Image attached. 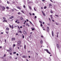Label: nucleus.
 <instances>
[{
	"instance_id": "nucleus-31",
	"label": "nucleus",
	"mask_w": 61,
	"mask_h": 61,
	"mask_svg": "<svg viewBox=\"0 0 61 61\" xmlns=\"http://www.w3.org/2000/svg\"><path fill=\"white\" fill-rule=\"evenodd\" d=\"M34 10L35 11H36V9L35 8H34Z\"/></svg>"
},
{
	"instance_id": "nucleus-42",
	"label": "nucleus",
	"mask_w": 61,
	"mask_h": 61,
	"mask_svg": "<svg viewBox=\"0 0 61 61\" xmlns=\"http://www.w3.org/2000/svg\"><path fill=\"white\" fill-rule=\"evenodd\" d=\"M44 8H45V9H46V6L44 7Z\"/></svg>"
},
{
	"instance_id": "nucleus-8",
	"label": "nucleus",
	"mask_w": 61,
	"mask_h": 61,
	"mask_svg": "<svg viewBox=\"0 0 61 61\" xmlns=\"http://www.w3.org/2000/svg\"><path fill=\"white\" fill-rule=\"evenodd\" d=\"M47 29V32H49V27H48Z\"/></svg>"
},
{
	"instance_id": "nucleus-1",
	"label": "nucleus",
	"mask_w": 61,
	"mask_h": 61,
	"mask_svg": "<svg viewBox=\"0 0 61 61\" xmlns=\"http://www.w3.org/2000/svg\"><path fill=\"white\" fill-rule=\"evenodd\" d=\"M12 51V48L11 47H10L9 48V50H7V52H11Z\"/></svg>"
},
{
	"instance_id": "nucleus-13",
	"label": "nucleus",
	"mask_w": 61,
	"mask_h": 61,
	"mask_svg": "<svg viewBox=\"0 0 61 61\" xmlns=\"http://www.w3.org/2000/svg\"><path fill=\"white\" fill-rule=\"evenodd\" d=\"M15 38H12L11 39V41H13V40H15Z\"/></svg>"
},
{
	"instance_id": "nucleus-15",
	"label": "nucleus",
	"mask_w": 61,
	"mask_h": 61,
	"mask_svg": "<svg viewBox=\"0 0 61 61\" xmlns=\"http://www.w3.org/2000/svg\"><path fill=\"white\" fill-rule=\"evenodd\" d=\"M29 8L30 9V10H32V8H31V7L30 6L29 7Z\"/></svg>"
},
{
	"instance_id": "nucleus-50",
	"label": "nucleus",
	"mask_w": 61,
	"mask_h": 61,
	"mask_svg": "<svg viewBox=\"0 0 61 61\" xmlns=\"http://www.w3.org/2000/svg\"><path fill=\"white\" fill-rule=\"evenodd\" d=\"M41 37H42V38H43V37H44V36H41Z\"/></svg>"
},
{
	"instance_id": "nucleus-46",
	"label": "nucleus",
	"mask_w": 61,
	"mask_h": 61,
	"mask_svg": "<svg viewBox=\"0 0 61 61\" xmlns=\"http://www.w3.org/2000/svg\"><path fill=\"white\" fill-rule=\"evenodd\" d=\"M6 56V55H5V54L4 55V57H5V56Z\"/></svg>"
},
{
	"instance_id": "nucleus-52",
	"label": "nucleus",
	"mask_w": 61,
	"mask_h": 61,
	"mask_svg": "<svg viewBox=\"0 0 61 61\" xmlns=\"http://www.w3.org/2000/svg\"><path fill=\"white\" fill-rule=\"evenodd\" d=\"M1 34H4V33L3 32H1Z\"/></svg>"
},
{
	"instance_id": "nucleus-60",
	"label": "nucleus",
	"mask_w": 61,
	"mask_h": 61,
	"mask_svg": "<svg viewBox=\"0 0 61 61\" xmlns=\"http://www.w3.org/2000/svg\"><path fill=\"white\" fill-rule=\"evenodd\" d=\"M0 8H2V6H0Z\"/></svg>"
},
{
	"instance_id": "nucleus-28",
	"label": "nucleus",
	"mask_w": 61,
	"mask_h": 61,
	"mask_svg": "<svg viewBox=\"0 0 61 61\" xmlns=\"http://www.w3.org/2000/svg\"><path fill=\"white\" fill-rule=\"evenodd\" d=\"M23 17H21L20 20H23Z\"/></svg>"
},
{
	"instance_id": "nucleus-4",
	"label": "nucleus",
	"mask_w": 61,
	"mask_h": 61,
	"mask_svg": "<svg viewBox=\"0 0 61 61\" xmlns=\"http://www.w3.org/2000/svg\"><path fill=\"white\" fill-rule=\"evenodd\" d=\"M5 7L4 6H3L2 7V9L3 11H5Z\"/></svg>"
},
{
	"instance_id": "nucleus-55",
	"label": "nucleus",
	"mask_w": 61,
	"mask_h": 61,
	"mask_svg": "<svg viewBox=\"0 0 61 61\" xmlns=\"http://www.w3.org/2000/svg\"><path fill=\"white\" fill-rule=\"evenodd\" d=\"M35 18H37L36 16H35Z\"/></svg>"
},
{
	"instance_id": "nucleus-20",
	"label": "nucleus",
	"mask_w": 61,
	"mask_h": 61,
	"mask_svg": "<svg viewBox=\"0 0 61 61\" xmlns=\"http://www.w3.org/2000/svg\"><path fill=\"white\" fill-rule=\"evenodd\" d=\"M6 30H7L8 31H9V28H6Z\"/></svg>"
},
{
	"instance_id": "nucleus-35",
	"label": "nucleus",
	"mask_w": 61,
	"mask_h": 61,
	"mask_svg": "<svg viewBox=\"0 0 61 61\" xmlns=\"http://www.w3.org/2000/svg\"><path fill=\"white\" fill-rule=\"evenodd\" d=\"M51 13L52 14L53 13V11H52V10H51Z\"/></svg>"
},
{
	"instance_id": "nucleus-24",
	"label": "nucleus",
	"mask_w": 61,
	"mask_h": 61,
	"mask_svg": "<svg viewBox=\"0 0 61 61\" xmlns=\"http://www.w3.org/2000/svg\"><path fill=\"white\" fill-rule=\"evenodd\" d=\"M26 25H27V26L28 25V26H30L29 25H28V23H26Z\"/></svg>"
},
{
	"instance_id": "nucleus-29",
	"label": "nucleus",
	"mask_w": 61,
	"mask_h": 61,
	"mask_svg": "<svg viewBox=\"0 0 61 61\" xmlns=\"http://www.w3.org/2000/svg\"><path fill=\"white\" fill-rule=\"evenodd\" d=\"M31 29H32V31H33V30H35V29L34 28H32Z\"/></svg>"
},
{
	"instance_id": "nucleus-7",
	"label": "nucleus",
	"mask_w": 61,
	"mask_h": 61,
	"mask_svg": "<svg viewBox=\"0 0 61 61\" xmlns=\"http://www.w3.org/2000/svg\"><path fill=\"white\" fill-rule=\"evenodd\" d=\"M23 33L24 34H25V35H26L27 33H26V32H25V30H24L23 31Z\"/></svg>"
},
{
	"instance_id": "nucleus-44",
	"label": "nucleus",
	"mask_w": 61,
	"mask_h": 61,
	"mask_svg": "<svg viewBox=\"0 0 61 61\" xmlns=\"http://www.w3.org/2000/svg\"><path fill=\"white\" fill-rule=\"evenodd\" d=\"M9 58H10V59H11V58H12V57H11V56H10Z\"/></svg>"
},
{
	"instance_id": "nucleus-16",
	"label": "nucleus",
	"mask_w": 61,
	"mask_h": 61,
	"mask_svg": "<svg viewBox=\"0 0 61 61\" xmlns=\"http://www.w3.org/2000/svg\"><path fill=\"white\" fill-rule=\"evenodd\" d=\"M17 8H18V9H20V10L21 9V8L19 7H17Z\"/></svg>"
},
{
	"instance_id": "nucleus-27",
	"label": "nucleus",
	"mask_w": 61,
	"mask_h": 61,
	"mask_svg": "<svg viewBox=\"0 0 61 61\" xmlns=\"http://www.w3.org/2000/svg\"><path fill=\"white\" fill-rule=\"evenodd\" d=\"M3 19L4 20H5L6 19L5 18V17H3Z\"/></svg>"
},
{
	"instance_id": "nucleus-30",
	"label": "nucleus",
	"mask_w": 61,
	"mask_h": 61,
	"mask_svg": "<svg viewBox=\"0 0 61 61\" xmlns=\"http://www.w3.org/2000/svg\"><path fill=\"white\" fill-rule=\"evenodd\" d=\"M43 15H44V16H46V15H45V13H43Z\"/></svg>"
},
{
	"instance_id": "nucleus-19",
	"label": "nucleus",
	"mask_w": 61,
	"mask_h": 61,
	"mask_svg": "<svg viewBox=\"0 0 61 61\" xmlns=\"http://www.w3.org/2000/svg\"><path fill=\"white\" fill-rule=\"evenodd\" d=\"M7 22V21L6 20H4L3 21V22Z\"/></svg>"
},
{
	"instance_id": "nucleus-34",
	"label": "nucleus",
	"mask_w": 61,
	"mask_h": 61,
	"mask_svg": "<svg viewBox=\"0 0 61 61\" xmlns=\"http://www.w3.org/2000/svg\"><path fill=\"white\" fill-rule=\"evenodd\" d=\"M29 14L30 15H31V16L32 15V14H31V13H29Z\"/></svg>"
},
{
	"instance_id": "nucleus-61",
	"label": "nucleus",
	"mask_w": 61,
	"mask_h": 61,
	"mask_svg": "<svg viewBox=\"0 0 61 61\" xmlns=\"http://www.w3.org/2000/svg\"><path fill=\"white\" fill-rule=\"evenodd\" d=\"M41 9H43V7H41Z\"/></svg>"
},
{
	"instance_id": "nucleus-25",
	"label": "nucleus",
	"mask_w": 61,
	"mask_h": 61,
	"mask_svg": "<svg viewBox=\"0 0 61 61\" xmlns=\"http://www.w3.org/2000/svg\"><path fill=\"white\" fill-rule=\"evenodd\" d=\"M6 8L7 9H9V7H6Z\"/></svg>"
},
{
	"instance_id": "nucleus-6",
	"label": "nucleus",
	"mask_w": 61,
	"mask_h": 61,
	"mask_svg": "<svg viewBox=\"0 0 61 61\" xmlns=\"http://www.w3.org/2000/svg\"><path fill=\"white\" fill-rule=\"evenodd\" d=\"M22 57L23 58H26V57H27V56L25 55H24L22 56Z\"/></svg>"
},
{
	"instance_id": "nucleus-12",
	"label": "nucleus",
	"mask_w": 61,
	"mask_h": 61,
	"mask_svg": "<svg viewBox=\"0 0 61 61\" xmlns=\"http://www.w3.org/2000/svg\"><path fill=\"white\" fill-rule=\"evenodd\" d=\"M52 36H54V32H53V31H52Z\"/></svg>"
},
{
	"instance_id": "nucleus-54",
	"label": "nucleus",
	"mask_w": 61,
	"mask_h": 61,
	"mask_svg": "<svg viewBox=\"0 0 61 61\" xmlns=\"http://www.w3.org/2000/svg\"><path fill=\"white\" fill-rule=\"evenodd\" d=\"M22 37H23V38H24V36H23Z\"/></svg>"
},
{
	"instance_id": "nucleus-56",
	"label": "nucleus",
	"mask_w": 61,
	"mask_h": 61,
	"mask_svg": "<svg viewBox=\"0 0 61 61\" xmlns=\"http://www.w3.org/2000/svg\"><path fill=\"white\" fill-rule=\"evenodd\" d=\"M10 53V55H12V53Z\"/></svg>"
},
{
	"instance_id": "nucleus-21",
	"label": "nucleus",
	"mask_w": 61,
	"mask_h": 61,
	"mask_svg": "<svg viewBox=\"0 0 61 61\" xmlns=\"http://www.w3.org/2000/svg\"><path fill=\"white\" fill-rule=\"evenodd\" d=\"M21 12H22V13H24V11L23 10H21Z\"/></svg>"
},
{
	"instance_id": "nucleus-39",
	"label": "nucleus",
	"mask_w": 61,
	"mask_h": 61,
	"mask_svg": "<svg viewBox=\"0 0 61 61\" xmlns=\"http://www.w3.org/2000/svg\"><path fill=\"white\" fill-rule=\"evenodd\" d=\"M2 1L1 0H0V3H2Z\"/></svg>"
},
{
	"instance_id": "nucleus-17",
	"label": "nucleus",
	"mask_w": 61,
	"mask_h": 61,
	"mask_svg": "<svg viewBox=\"0 0 61 61\" xmlns=\"http://www.w3.org/2000/svg\"><path fill=\"white\" fill-rule=\"evenodd\" d=\"M30 24H31L32 25H34L33 24H32V22H31V21H30Z\"/></svg>"
},
{
	"instance_id": "nucleus-43",
	"label": "nucleus",
	"mask_w": 61,
	"mask_h": 61,
	"mask_svg": "<svg viewBox=\"0 0 61 61\" xmlns=\"http://www.w3.org/2000/svg\"><path fill=\"white\" fill-rule=\"evenodd\" d=\"M7 3H8V4H9V2L8 1H7Z\"/></svg>"
},
{
	"instance_id": "nucleus-53",
	"label": "nucleus",
	"mask_w": 61,
	"mask_h": 61,
	"mask_svg": "<svg viewBox=\"0 0 61 61\" xmlns=\"http://www.w3.org/2000/svg\"><path fill=\"white\" fill-rule=\"evenodd\" d=\"M6 40L5 39V43H6Z\"/></svg>"
},
{
	"instance_id": "nucleus-26",
	"label": "nucleus",
	"mask_w": 61,
	"mask_h": 61,
	"mask_svg": "<svg viewBox=\"0 0 61 61\" xmlns=\"http://www.w3.org/2000/svg\"><path fill=\"white\" fill-rule=\"evenodd\" d=\"M18 21H19V20H17L16 21H15V22L16 23L18 22Z\"/></svg>"
},
{
	"instance_id": "nucleus-9",
	"label": "nucleus",
	"mask_w": 61,
	"mask_h": 61,
	"mask_svg": "<svg viewBox=\"0 0 61 61\" xmlns=\"http://www.w3.org/2000/svg\"><path fill=\"white\" fill-rule=\"evenodd\" d=\"M50 16L51 18V19H52H52H53V17H52V15H50Z\"/></svg>"
},
{
	"instance_id": "nucleus-33",
	"label": "nucleus",
	"mask_w": 61,
	"mask_h": 61,
	"mask_svg": "<svg viewBox=\"0 0 61 61\" xmlns=\"http://www.w3.org/2000/svg\"><path fill=\"white\" fill-rule=\"evenodd\" d=\"M6 33H7V34H8V33H9V32L6 31Z\"/></svg>"
},
{
	"instance_id": "nucleus-2",
	"label": "nucleus",
	"mask_w": 61,
	"mask_h": 61,
	"mask_svg": "<svg viewBox=\"0 0 61 61\" xmlns=\"http://www.w3.org/2000/svg\"><path fill=\"white\" fill-rule=\"evenodd\" d=\"M21 44V41H19L18 42V44H17V46H19Z\"/></svg>"
},
{
	"instance_id": "nucleus-32",
	"label": "nucleus",
	"mask_w": 61,
	"mask_h": 61,
	"mask_svg": "<svg viewBox=\"0 0 61 61\" xmlns=\"http://www.w3.org/2000/svg\"><path fill=\"white\" fill-rule=\"evenodd\" d=\"M26 48V46L25 45H24V48L25 49Z\"/></svg>"
},
{
	"instance_id": "nucleus-3",
	"label": "nucleus",
	"mask_w": 61,
	"mask_h": 61,
	"mask_svg": "<svg viewBox=\"0 0 61 61\" xmlns=\"http://www.w3.org/2000/svg\"><path fill=\"white\" fill-rule=\"evenodd\" d=\"M45 51H46V52H47L49 54H51V53L49 52V51H48V50H47V49H46H46H45Z\"/></svg>"
},
{
	"instance_id": "nucleus-5",
	"label": "nucleus",
	"mask_w": 61,
	"mask_h": 61,
	"mask_svg": "<svg viewBox=\"0 0 61 61\" xmlns=\"http://www.w3.org/2000/svg\"><path fill=\"white\" fill-rule=\"evenodd\" d=\"M14 18V16H11V17L9 18V19H12V18Z\"/></svg>"
},
{
	"instance_id": "nucleus-45",
	"label": "nucleus",
	"mask_w": 61,
	"mask_h": 61,
	"mask_svg": "<svg viewBox=\"0 0 61 61\" xmlns=\"http://www.w3.org/2000/svg\"><path fill=\"white\" fill-rule=\"evenodd\" d=\"M18 15H19V14H20V12H18Z\"/></svg>"
},
{
	"instance_id": "nucleus-37",
	"label": "nucleus",
	"mask_w": 61,
	"mask_h": 61,
	"mask_svg": "<svg viewBox=\"0 0 61 61\" xmlns=\"http://www.w3.org/2000/svg\"><path fill=\"white\" fill-rule=\"evenodd\" d=\"M55 16H57V17H58V15H55Z\"/></svg>"
},
{
	"instance_id": "nucleus-41",
	"label": "nucleus",
	"mask_w": 61,
	"mask_h": 61,
	"mask_svg": "<svg viewBox=\"0 0 61 61\" xmlns=\"http://www.w3.org/2000/svg\"><path fill=\"white\" fill-rule=\"evenodd\" d=\"M41 26H43V25H42V24H41Z\"/></svg>"
},
{
	"instance_id": "nucleus-62",
	"label": "nucleus",
	"mask_w": 61,
	"mask_h": 61,
	"mask_svg": "<svg viewBox=\"0 0 61 61\" xmlns=\"http://www.w3.org/2000/svg\"><path fill=\"white\" fill-rule=\"evenodd\" d=\"M45 1V0H42V1L43 2H44V1Z\"/></svg>"
},
{
	"instance_id": "nucleus-22",
	"label": "nucleus",
	"mask_w": 61,
	"mask_h": 61,
	"mask_svg": "<svg viewBox=\"0 0 61 61\" xmlns=\"http://www.w3.org/2000/svg\"><path fill=\"white\" fill-rule=\"evenodd\" d=\"M19 32H20V33L21 34H22V31H21L20 30L19 31Z\"/></svg>"
},
{
	"instance_id": "nucleus-38",
	"label": "nucleus",
	"mask_w": 61,
	"mask_h": 61,
	"mask_svg": "<svg viewBox=\"0 0 61 61\" xmlns=\"http://www.w3.org/2000/svg\"><path fill=\"white\" fill-rule=\"evenodd\" d=\"M18 28L20 30V27H19L18 26Z\"/></svg>"
},
{
	"instance_id": "nucleus-36",
	"label": "nucleus",
	"mask_w": 61,
	"mask_h": 61,
	"mask_svg": "<svg viewBox=\"0 0 61 61\" xmlns=\"http://www.w3.org/2000/svg\"><path fill=\"white\" fill-rule=\"evenodd\" d=\"M39 21V22H40V23L41 24H42V21Z\"/></svg>"
},
{
	"instance_id": "nucleus-14",
	"label": "nucleus",
	"mask_w": 61,
	"mask_h": 61,
	"mask_svg": "<svg viewBox=\"0 0 61 61\" xmlns=\"http://www.w3.org/2000/svg\"><path fill=\"white\" fill-rule=\"evenodd\" d=\"M49 8H50V6H52V4H50L49 5Z\"/></svg>"
},
{
	"instance_id": "nucleus-63",
	"label": "nucleus",
	"mask_w": 61,
	"mask_h": 61,
	"mask_svg": "<svg viewBox=\"0 0 61 61\" xmlns=\"http://www.w3.org/2000/svg\"><path fill=\"white\" fill-rule=\"evenodd\" d=\"M32 15H35V14L34 13H33Z\"/></svg>"
},
{
	"instance_id": "nucleus-49",
	"label": "nucleus",
	"mask_w": 61,
	"mask_h": 61,
	"mask_svg": "<svg viewBox=\"0 0 61 61\" xmlns=\"http://www.w3.org/2000/svg\"><path fill=\"white\" fill-rule=\"evenodd\" d=\"M50 1H51V2H52V3H54V2H53L52 0H50Z\"/></svg>"
},
{
	"instance_id": "nucleus-48",
	"label": "nucleus",
	"mask_w": 61,
	"mask_h": 61,
	"mask_svg": "<svg viewBox=\"0 0 61 61\" xmlns=\"http://www.w3.org/2000/svg\"><path fill=\"white\" fill-rule=\"evenodd\" d=\"M23 7L24 8H25V5H24Z\"/></svg>"
},
{
	"instance_id": "nucleus-40",
	"label": "nucleus",
	"mask_w": 61,
	"mask_h": 61,
	"mask_svg": "<svg viewBox=\"0 0 61 61\" xmlns=\"http://www.w3.org/2000/svg\"><path fill=\"white\" fill-rule=\"evenodd\" d=\"M15 46V44H13V47H14V46Z\"/></svg>"
},
{
	"instance_id": "nucleus-10",
	"label": "nucleus",
	"mask_w": 61,
	"mask_h": 61,
	"mask_svg": "<svg viewBox=\"0 0 61 61\" xmlns=\"http://www.w3.org/2000/svg\"><path fill=\"white\" fill-rule=\"evenodd\" d=\"M40 42L41 44H43V41H42V40H41V41H40Z\"/></svg>"
},
{
	"instance_id": "nucleus-58",
	"label": "nucleus",
	"mask_w": 61,
	"mask_h": 61,
	"mask_svg": "<svg viewBox=\"0 0 61 61\" xmlns=\"http://www.w3.org/2000/svg\"><path fill=\"white\" fill-rule=\"evenodd\" d=\"M18 55H19V54H18L17 53V54H16V55L18 56Z\"/></svg>"
},
{
	"instance_id": "nucleus-11",
	"label": "nucleus",
	"mask_w": 61,
	"mask_h": 61,
	"mask_svg": "<svg viewBox=\"0 0 61 61\" xmlns=\"http://www.w3.org/2000/svg\"><path fill=\"white\" fill-rule=\"evenodd\" d=\"M57 46L58 48H59V45L58 44H57Z\"/></svg>"
},
{
	"instance_id": "nucleus-18",
	"label": "nucleus",
	"mask_w": 61,
	"mask_h": 61,
	"mask_svg": "<svg viewBox=\"0 0 61 61\" xmlns=\"http://www.w3.org/2000/svg\"><path fill=\"white\" fill-rule=\"evenodd\" d=\"M55 24H56V25H59L58 23H57V22H55Z\"/></svg>"
},
{
	"instance_id": "nucleus-59",
	"label": "nucleus",
	"mask_w": 61,
	"mask_h": 61,
	"mask_svg": "<svg viewBox=\"0 0 61 61\" xmlns=\"http://www.w3.org/2000/svg\"><path fill=\"white\" fill-rule=\"evenodd\" d=\"M13 54H15V52H13Z\"/></svg>"
},
{
	"instance_id": "nucleus-64",
	"label": "nucleus",
	"mask_w": 61,
	"mask_h": 61,
	"mask_svg": "<svg viewBox=\"0 0 61 61\" xmlns=\"http://www.w3.org/2000/svg\"><path fill=\"white\" fill-rule=\"evenodd\" d=\"M12 11L13 12V11H14V10H13V9L12 10Z\"/></svg>"
},
{
	"instance_id": "nucleus-47",
	"label": "nucleus",
	"mask_w": 61,
	"mask_h": 61,
	"mask_svg": "<svg viewBox=\"0 0 61 61\" xmlns=\"http://www.w3.org/2000/svg\"><path fill=\"white\" fill-rule=\"evenodd\" d=\"M57 37H58V34H57Z\"/></svg>"
},
{
	"instance_id": "nucleus-51",
	"label": "nucleus",
	"mask_w": 61,
	"mask_h": 61,
	"mask_svg": "<svg viewBox=\"0 0 61 61\" xmlns=\"http://www.w3.org/2000/svg\"><path fill=\"white\" fill-rule=\"evenodd\" d=\"M12 29H13L14 28V27H13V25H12Z\"/></svg>"
},
{
	"instance_id": "nucleus-57",
	"label": "nucleus",
	"mask_w": 61,
	"mask_h": 61,
	"mask_svg": "<svg viewBox=\"0 0 61 61\" xmlns=\"http://www.w3.org/2000/svg\"><path fill=\"white\" fill-rule=\"evenodd\" d=\"M26 21H27V22H28V19H27L26 20Z\"/></svg>"
},
{
	"instance_id": "nucleus-23",
	"label": "nucleus",
	"mask_w": 61,
	"mask_h": 61,
	"mask_svg": "<svg viewBox=\"0 0 61 61\" xmlns=\"http://www.w3.org/2000/svg\"><path fill=\"white\" fill-rule=\"evenodd\" d=\"M9 26L10 28H12V26L10 25H9Z\"/></svg>"
}]
</instances>
